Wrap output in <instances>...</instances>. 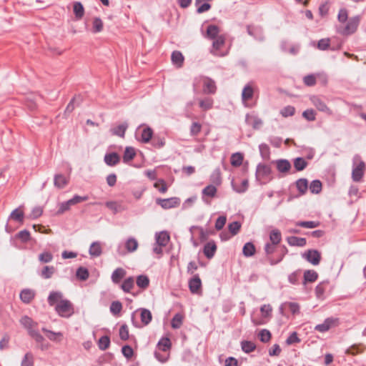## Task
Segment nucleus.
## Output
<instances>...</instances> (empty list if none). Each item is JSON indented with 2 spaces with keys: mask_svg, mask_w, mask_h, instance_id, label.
<instances>
[{
  "mask_svg": "<svg viewBox=\"0 0 366 366\" xmlns=\"http://www.w3.org/2000/svg\"><path fill=\"white\" fill-rule=\"evenodd\" d=\"M127 127H128V124L124 122V123L119 124V126H117L116 127L112 128L110 132H111L112 134H113V135L118 136L120 137H124V134H125L126 130L127 129Z\"/></svg>",
  "mask_w": 366,
  "mask_h": 366,
  "instance_id": "a878e982",
  "label": "nucleus"
},
{
  "mask_svg": "<svg viewBox=\"0 0 366 366\" xmlns=\"http://www.w3.org/2000/svg\"><path fill=\"white\" fill-rule=\"evenodd\" d=\"M73 10L76 19H80L83 17L84 14V9L80 2H74Z\"/></svg>",
  "mask_w": 366,
  "mask_h": 366,
  "instance_id": "a18cd8bd",
  "label": "nucleus"
},
{
  "mask_svg": "<svg viewBox=\"0 0 366 366\" xmlns=\"http://www.w3.org/2000/svg\"><path fill=\"white\" fill-rule=\"evenodd\" d=\"M35 293L29 289H24L20 293V299L24 303L29 304L34 298Z\"/></svg>",
  "mask_w": 366,
  "mask_h": 366,
  "instance_id": "b1692460",
  "label": "nucleus"
},
{
  "mask_svg": "<svg viewBox=\"0 0 366 366\" xmlns=\"http://www.w3.org/2000/svg\"><path fill=\"white\" fill-rule=\"evenodd\" d=\"M190 292L193 294H198L201 290L202 281L198 274H194L189 281Z\"/></svg>",
  "mask_w": 366,
  "mask_h": 366,
  "instance_id": "f8f14e48",
  "label": "nucleus"
},
{
  "mask_svg": "<svg viewBox=\"0 0 366 366\" xmlns=\"http://www.w3.org/2000/svg\"><path fill=\"white\" fill-rule=\"evenodd\" d=\"M152 135H153L152 129L149 127H144L142 129V130L141 132V137L139 139V140L143 143H147L152 139Z\"/></svg>",
  "mask_w": 366,
  "mask_h": 366,
  "instance_id": "cd10ccee",
  "label": "nucleus"
},
{
  "mask_svg": "<svg viewBox=\"0 0 366 366\" xmlns=\"http://www.w3.org/2000/svg\"><path fill=\"white\" fill-rule=\"evenodd\" d=\"M76 275L79 280L84 281L89 278V273L86 268L80 267L77 269Z\"/></svg>",
  "mask_w": 366,
  "mask_h": 366,
  "instance_id": "864d4df0",
  "label": "nucleus"
},
{
  "mask_svg": "<svg viewBox=\"0 0 366 366\" xmlns=\"http://www.w3.org/2000/svg\"><path fill=\"white\" fill-rule=\"evenodd\" d=\"M241 347L242 350L246 353H249L256 348L255 344L251 341H242L241 342Z\"/></svg>",
  "mask_w": 366,
  "mask_h": 366,
  "instance_id": "6e6d98bb",
  "label": "nucleus"
},
{
  "mask_svg": "<svg viewBox=\"0 0 366 366\" xmlns=\"http://www.w3.org/2000/svg\"><path fill=\"white\" fill-rule=\"evenodd\" d=\"M317 76H320V74H309L303 78V82L306 86H312L316 84Z\"/></svg>",
  "mask_w": 366,
  "mask_h": 366,
  "instance_id": "0e129e2a",
  "label": "nucleus"
},
{
  "mask_svg": "<svg viewBox=\"0 0 366 366\" xmlns=\"http://www.w3.org/2000/svg\"><path fill=\"white\" fill-rule=\"evenodd\" d=\"M171 59L174 65L180 68L182 66L184 58L182 52L179 51H174L172 53Z\"/></svg>",
  "mask_w": 366,
  "mask_h": 366,
  "instance_id": "5701e85b",
  "label": "nucleus"
},
{
  "mask_svg": "<svg viewBox=\"0 0 366 366\" xmlns=\"http://www.w3.org/2000/svg\"><path fill=\"white\" fill-rule=\"evenodd\" d=\"M104 24L102 20L99 17H95L92 22V32L99 33L103 30Z\"/></svg>",
  "mask_w": 366,
  "mask_h": 366,
  "instance_id": "c03bdc74",
  "label": "nucleus"
},
{
  "mask_svg": "<svg viewBox=\"0 0 366 366\" xmlns=\"http://www.w3.org/2000/svg\"><path fill=\"white\" fill-rule=\"evenodd\" d=\"M246 122L253 127L254 129H259L263 124L262 120L254 115H246Z\"/></svg>",
  "mask_w": 366,
  "mask_h": 366,
  "instance_id": "bb28decb",
  "label": "nucleus"
},
{
  "mask_svg": "<svg viewBox=\"0 0 366 366\" xmlns=\"http://www.w3.org/2000/svg\"><path fill=\"white\" fill-rule=\"evenodd\" d=\"M254 95V89L250 83L244 86L242 92V100L244 106L247 107V102L252 99Z\"/></svg>",
  "mask_w": 366,
  "mask_h": 366,
  "instance_id": "2eb2a0df",
  "label": "nucleus"
},
{
  "mask_svg": "<svg viewBox=\"0 0 366 366\" xmlns=\"http://www.w3.org/2000/svg\"><path fill=\"white\" fill-rule=\"evenodd\" d=\"M202 81L203 83V93L207 94H214L217 91V86L214 80L209 77L200 76L196 78L193 83L194 91L197 90V84Z\"/></svg>",
  "mask_w": 366,
  "mask_h": 366,
  "instance_id": "f257e3e1",
  "label": "nucleus"
},
{
  "mask_svg": "<svg viewBox=\"0 0 366 366\" xmlns=\"http://www.w3.org/2000/svg\"><path fill=\"white\" fill-rule=\"evenodd\" d=\"M219 28L213 24H210L207 28L206 35L205 37L209 39H215L217 37L221 36L222 35L219 34Z\"/></svg>",
  "mask_w": 366,
  "mask_h": 366,
  "instance_id": "6ab92c4d",
  "label": "nucleus"
},
{
  "mask_svg": "<svg viewBox=\"0 0 366 366\" xmlns=\"http://www.w3.org/2000/svg\"><path fill=\"white\" fill-rule=\"evenodd\" d=\"M337 322V319L328 317L325 320L323 323L317 325L315 327V330L320 332H325L328 331L331 327H334Z\"/></svg>",
  "mask_w": 366,
  "mask_h": 366,
  "instance_id": "9d476101",
  "label": "nucleus"
},
{
  "mask_svg": "<svg viewBox=\"0 0 366 366\" xmlns=\"http://www.w3.org/2000/svg\"><path fill=\"white\" fill-rule=\"evenodd\" d=\"M272 169L269 165L259 164L256 169V179L260 183L271 179Z\"/></svg>",
  "mask_w": 366,
  "mask_h": 366,
  "instance_id": "7ed1b4c3",
  "label": "nucleus"
},
{
  "mask_svg": "<svg viewBox=\"0 0 366 366\" xmlns=\"http://www.w3.org/2000/svg\"><path fill=\"white\" fill-rule=\"evenodd\" d=\"M297 226L304 227V228H315L320 225L319 222L316 221H300L296 223Z\"/></svg>",
  "mask_w": 366,
  "mask_h": 366,
  "instance_id": "5fc2aeb1",
  "label": "nucleus"
},
{
  "mask_svg": "<svg viewBox=\"0 0 366 366\" xmlns=\"http://www.w3.org/2000/svg\"><path fill=\"white\" fill-rule=\"evenodd\" d=\"M365 164L363 162H360L352 169V177L355 182H359L364 174Z\"/></svg>",
  "mask_w": 366,
  "mask_h": 366,
  "instance_id": "ddd939ff",
  "label": "nucleus"
},
{
  "mask_svg": "<svg viewBox=\"0 0 366 366\" xmlns=\"http://www.w3.org/2000/svg\"><path fill=\"white\" fill-rule=\"evenodd\" d=\"M55 311L62 317L69 318L74 313L72 303L68 300L59 301L55 306Z\"/></svg>",
  "mask_w": 366,
  "mask_h": 366,
  "instance_id": "f03ea898",
  "label": "nucleus"
},
{
  "mask_svg": "<svg viewBox=\"0 0 366 366\" xmlns=\"http://www.w3.org/2000/svg\"><path fill=\"white\" fill-rule=\"evenodd\" d=\"M307 166V162L302 157H297L294 159V167L297 171H302Z\"/></svg>",
  "mask_w": 366,
  "mask_h": 366,
  "instance_id": "09e8293b",
  "label": "nucleus"
},
{
  "mask_svg": "<svg viewBox=\"0 0 366 366\" xmlns=\"http://www.w3.org/2000/svg\"><path fill=\"white\" fill-rule=\"evenodd\" d=\"M157 204L164 209L174 208L180 204V199L178 197H171L168 199H157Z\"/></svg>",
  "mask_w": 366,
  "mask_h": 366,
  "instance_id": "6e6552de",
  "label": "nucleus"
},
{
  "mask_svg": "<svg viewBox=\"0 0 366 366\" xmlns=\"http://www.w3.org/2000/svg\"><path fill=\"white\" fill-rule=\"evenodd\" d=\"M105 205L108 209H111L114 214H117L124 209L120 204L115 201H108L105 203Z\"/></svg>",
  "mask_w": 366,
  "mask_h": 366,
  "instance_id": "79ce46f5",
  "label": "nucleus"
},
{
  "mask_svg": "<svg viewBox=\"0 0 366 366\" xmlns=\"http://www.w3.org/2000/svg\"><path fill=\"white\" fill-rule=\"evenodd\" d=\"M302 257L313 265H318L320 262L321 254L317 249H309L302 254Z\"/></svg>",
  "mask_w": 366,
  "mask_h": 366,
  "instance_id": "0eeeda50",
  "label": "nucleus"
},
{
  "mask_svg": "<svg viewBox=\"0 0 366 366\" xmlns=\"http://www.w3.org/2000/svg\"><path fill=\"white\" fill-rule=\"evenodd\" d=\"M68 184L66 178L62 174H56L54 176V185L61 189Z\"/></svg>",
  "mask_w": 366,
  "mask_h": 366,
  "instance_id": "37998d69",
  "label": "nucleus"
},
{
  "mask_svg": "<svg viewBox=\"0 0 366 366\" xmlns=\"http://www.w3.org/2000/svg\"><path fill=\"white\" fill-rule=\"evenodd\" d=\"M256 248L254 244L252 242H247L244 244L242 253L244 257H249L253 256L255 254Z\"/></svg>",
  "mask_w": 366,
  "mask_h": 366,
  "instance_id": "473e14b6",
  "label": "nucleus"
},
{
  "mask_svg": "<svg viewBox=\"0 0 366 366\" xmlns=\"http://www.w3.org/2000/svg\"><path fill=\"white\" fill-rule=\"evenodd\" d=\"M53 259V255L49 252H44L39 255V260L41 263H49Z\"/></svg>",
  "mask_w": 366,
  "mask_h": 366,
  "instance_id": "338daca9",
  "label": "nucleus"
},
{
  "mask_svg": "<svg viewBox=\"0 0 366 366\" xmlns=\"http://www.w3.org/2000/svg\"><path fill=\"white\" fill-rule=\"evenodd\" d=\"M295 113V108L293 106H287L280 110V114L283 117H292Z\"/></svg>",
  "mask_w": 366,
  "mask_h": 366,
  "instance_id": "69168bd1",
  "label": "nucleus"
},
{
  "mask_svg": "<svg viewBox=\"0 0 366 366\" xmlns=\"http://www.w3.org/2000/svg\"><path fill=\"white\" fill-rule=\"evenodd\" d=\"M310 190L313 194H319L322 190V183L320 180H313L310 185Z\"/></svg>",
  "mask_w": 366,
  "mask_h": 366,
  "instance_id": "052dcab7",
  "label": "nucleus"
},
{
  "mask_svg": "<svg viewBox=\"0 0 366 366\" xmlns=\"http://www.w3.org/2000/svg\"><path fill=\"white\" fill-rule=\"evenodd\" d=\"M155 239L157 244L165 247L169 241V235L167 232H161L156 234Z\"/></svg>",
  "mask_w": 366,
  "mask_h": 366,
  "instance_id": "c756f323",
  "label": "nucleus"
},
{
  "mask_svg": "<svg viewBox=\"0 0 366 366\" xmlns=\"http://www.w3.org/2000/svg\"><path fill=\"white\" fill-rule=\"evenodd\" d=\"M21 324L27 330V331L31 327H36L37 323L34 322L31 318L28 316L23 317L20 320Z\"/></svg>",
  "mask_w": 366,
  "mask_h": 366,
  "instance_id": "49530a36",
  "label": "nucleus"
},
{
  "mask_svg": "<svg viewBox=\"0 0 366 366\" xmlns=\"http://www.w3.org/2000/svg\"><path fill=\"white\" fill-rule=\"evenodd\" d=\"M89 252L92 257H99L102 253L101 244L99 242H93L90 245Z\"/></svg>",
  "mask_w": 366,
  "mask_h": 366,
  "instance_id": "7c9ffc66",
  "label": "nucleus"
},
{
  "mask_svg": "<svg viewBox=\"0 0 366 366\" xmlns=\"http://www.w3.org/2000/svg\"><path fill=\"white\" fill-rule=\"evenodd\" d=\"M214 100L212 97H204L199 99V106L203 111H208L213 107Z\"/></svg>",
  "mask_w": 366,
  "mask_h": 366,
  "instance_id": "393cba45",
  "label": "nucleus"
},
{
  "mask_svg": "<svg viewBox=\"0 0 366 366\" xmlns=\"http://www.w3.org/2000/svg\"><path fill=\"white\" fill-rule=\"evenodd\" d=\"M225 44V37L224 35L213 39L212 46L210 53L214 56H224V54L220 51V49Z\"/></svg>",
  "mask_w": 366,
  "mask_h": 366,
  "instance_id": "1a4fd4ad",
  "label": "nucleus"
},
{
  "mask_svg": "<svg viewBox=\"0 0 366 366\" xmlns=\"http://www.w3.org/2000/svg\"><path fill=\"white\" fill-rule=\"evenodd\" d=\"M21 366H34V355L31 352L25 354L22 359Z\"/></svg>",
  "mask_w": 366,
  "mask_h": 366,
  "instance_id": "680f3d73",
  "label": "nucleus"
},
{
  "mask_svg": "<svg viewBox=\"0 0 366 366\" xmlns=\"http://www.w3.org/2000/svg\"><path fill=\"white\" fill-rule=\"evenodd\" d=\"M296 187L301 194H305L308 189V182L305 178H301L297 180Z\"/></svg>",
  "mask_w": 366,
  "mask_h": 366,
  "instance_id": "ea45409f",
  "label": "nucleus"
},
{
  "mask_svg": "<svg viewBox=\"0 0 366 366\" xmlns=\"http://www.w3.org/2000/svg\"><path fill=\"white\" fill-rule=\"evenodd\" d=\"M301 277V271L297 270L289 274L288 281L292 285H298Z\"/></svg>",
  "mask_w": 366,
  "mask_h": 366,
  "instance_id": "4d7b16f0",
  "label": "nucleus"
},
{
  "mask_svg": "<svg viewBox=\"0 0 366 366\" xmlns=\"http://www.w3.org/2000/svg\"><path fill=\"white\" fill-rule=\"evenodd\" d=\"M140 317L141 321L144 325H147L152 319V315L151 312L145 308L140 309Z\"/></svg>",
  "mask_w": 366,
  "mask_h": 366,
  "instance_id": "c9c22d12",
  "label": "nucleus"
},
{
  "mask_svg": "<svg viewBox=\"0 0 366 366\" xmlns=\"http://www.w3.org/2000/svg\"><path fill=\"white\" fill-rule=\"evenodd\" d=\"M110 345V338L109 336L104 335L100 337L98 345L100 350H106Z\"/></svg>",
  "mask_w": 366,
  "mask_h": 366,
  "instance_id": "13d9d810",
  "label": "nucleus"
},
{
  "mask_svg": "<svg viewBox=\"0 0 366 366\" xmlns=\"http://www.w3.org/2000/svg\"><path fill=\"white\" fill-rule=\"evenodd\" d=\"M360 21V18L359 16L351 17L348 20L345 28L342 31H340L339 32L346 36L355 33L359 26Z\"/></svg>",
  "mask_w": 366,
  "mask_h": 366,
  "instance_id": "39448f33",
  "label": "nucleus"
},
{
  "mask_svg": "<svg viewBox=\"0 0 366 366\" xmlns=\"http://www.w3.org/2000/svg\"><path fill=\"white\" fill-rule=\"evenodd\" d=\"M243 154L240 152H236L232 154L231 156V164L233 167H239L243 162Z\"/></svg>",
  "mask_w": 366,
  "mask_h": 366,
  "instance_id": "a19ab883",
  "label": "nucleus"
},
{
  "mask_svg": "<svg viewBox=\"0 0 366 366\" xmlns=\"http://www.w3.org/2000/svg\"><path fill=\"white\" fill-rule=\"evenodd\" d=\"M157 347L159 348V350L163 351V352H167L168 351L170 347H171V342H170V340L169 338H162L158 344H157Z\"/></svg>",
  "mask_w": 366,
  "mask_h": 366,
  "instance_id": "8fccbe9b",
  "label": "nucleus"
},
{
  "mask_svg": "<svg viewBox=\"0 0 366 366\" xmlns=\"http://www.w3.org/2000/svg\"><path fill=\"white\" fill-rule=\"evenodd\" d=\"M210 181L216 185L221 184L222 178L219 168H217L213 171L210 176Z\"/></svg>",
  "mask_w": 366,
  "mask_h": 366,
  "instance_id": "603ef678",
  "label": "nucleus"
},
{
  "mask_svg": "<svg viewBox=\"0 0 366 366\" xmlns=\"http://www.w3.org/2000/svg\"><path fill=\"white\" fill-rule=\"evenodd\" d=\"M310 100L312 102V105L316 107L317 110L320 112L326 113L328 115H332V110L327 106L326 103L324 100L320 98L319 96L313 95L310 97Z\"/></svg>",
  "mask_w": 366,
  "mask_h": 366,
  "instance_id": "423d86ee",
  "label": "nucleus"
},
{
  "mask_svg": "<svg viewBox=\"0 0 366 366\" xmlns=\"http://www.w3.org/2000/svg\"><path fill=\"white\" fill-rule=\"evenodd\" d=\"M10 217L17 222H23L24 212L19 209H15L11 213Z\"/></svg>",
  "mask_w": 366,
  "mask_h": 366,
  "instance_id": "774afa93",
  "label": "nucleus"
},
{
  "mask_svg": "<svg viewBox=\"0 0 366 366\" xmlns=\"http://www.w3.org/2000/svg\"><path fill=\"white\" fill-rule=\"evenodd\" d=\"M136 156V152L134 148L132 147H126L124 155H123V162L124 163H127L129 161L132 160Z\"/></svg>",
  "mask_w": 366,
  "mask_h": 366,
  "instance_id": "4c0bfd02",
  "label": "nucleus"
},
{
  "mask_svg": "<svg viewBox=\"0 0 366 366\" xmlns=\"http://www.w3.org/2000/svg\"><path fill=\"white\" fill-rule=\"evenodd\" d=\"M278 244L267 242L265 244L264 250L265 252V254L267 256V260L269 262V258H274L272 256V254H274L277 250V246Z\"/></svg>",
  "mask_w": 366,
  "mask_h": 366,
  "instance_id": "72a5a7b5",
  "label": "nucleus"
},
{
  "mask_svg": "<svg viewBox=\"0 0 366 366\" xmlns=\"http://www.w3.org/2000/svg\"><path fill=\"white\" fill-rule=\"evenodd\" d=\"M288 308L292 315H296L300 312V305L297 302H285L282 303L280 308V313L282 315H285V310Z\"/></svg>",
  "mask_w": 366,
  "mask_h": 366,
  "instance_id": "9b49d317",
  "label": "nucleus"
},
{
  "mask_svg": "<svg viewBox=\"0 0 366 366\" xmlns=\"http://www.w3.org/2000/svg\"><path fill=\"white\" fill-rule=\"evenodd\" d=\"M217 188L214 185L209 184L202 190V194L209 197H214L217 193Z\"/></svg>",
  "mask_w": 366,
  "mask_h": 366,
  "instance_id": "bf43d9fd",
  "label": "nucleus"
},
{
  "mask_svg": "<svg viewBox=\"0 0 366 366\" xmlns=\"http://www.w3.org/2000/svg\"><path fill=\"white\" fill-rule=\"evenodd\" d=\"M139 247V242L137 239L133 237H130L127 238L124 242V248L125 251L122 249V247L119 245L118 247V253L119 255H124L126 253H133L136 252Z\"/></svg>",
  "mask_w": 366,
  "mask_h": 366,
  "instance_id": "20e7f679",
  "label": "nucleus"
},
{
  "mask_svg": "<svg viewBox=\"0 0 366 366\" xmlns=\"http://www.w3.org/2000/svg\"><path fill=\"white\" fill-rule=\"evenodd\" d=\"M288 249L285 245H282L280 247V251L278 252V254L277 258H269V264L271 265H275L280 263L284 258V257L287 254Z\"/></svg>",
  "mask_w": 366,
  "mask_h": 366,
  "instance_id": "412c9836",
  "label": "nucleus"
},
{
  "mask_svg": "<svg viewBox=\"0 0 366 366\" xmlns=\"http://www.w3.org/2000/svg\"><path fill=\"white\" fill-rule=\"evenodd\" d=\"M41 330H42V332H44L46 334L47 338L49 340H50L51 341L60 342L63 337V335L61 332H55L49 330L44 327H43L41 329Z\"/></svg>",
  "mask_w": 366,
  "mask_h": 366,
  "instance_id": "c85d7f7f",
  "label": "nucleus"
},
{
  "mask_svg": "<svg viewBox=\"0 0 366 366\" xmlns=\"http://www.w3.org/2000/svg\"><path fill=\"white\" fill-rule=\"evenodd\" d=\"M104 160L108 166L114 167L119 162L120 157L116 152L107 153L105 154Z\"/></svg>",
  "mask_w": 366,
  "mask_h": 366,
  "instance_id": "f3484780",
  "label": "nucleus"
},
{
  "mask_svg": "<svg viewBox=\"0 0 366 366\" xmlns=\"http://www.w3.org/2000/svg\"><path fill=\"white\" fill-rule=\"evenodd\" d=\"M134 285V279L132 277H129L124 280L121 285V289L126 293L130 292Z\"/></svg>",
  "mask_w": 366,
  "mask_h": 366,
  "instance_id": "f704fd0d",
  "label": "nucleus"
},
{
  "mask_svg": "<svg viewBox=\"0 0 366 366\" xmlns=\"http://www.w3.org/2000/svg\"><path fill=\"white\" fill-rule=\"evenodd\" d=\"M270 243L279 244L282 240V234L279 229H274L269 233Z\"/></svg>",
  "mask_w": 366,
  "mask_h": 366,
  "instance_id": "58836bf2",
  "label": "nucleus"
},
{
  "mask_svg": "<svg viewBox=\"0 0 366 366\" xmlns=\"http://www.w3.org/2000/svg\"><path fill=\"white\" fill-rule=\"evenodd\" d=\"M318 274L315 270H306L304 272L303 284L307 282H314L317 280Z\"/></svg>",
  "mask_w": 366,
  "mask_h": 366,
  "instance_id": "2f4dec72",
  "label": "nucleus"
},
{
  "mask_svg": "<svg viewBox=\"0 0 366 366\" xmlns=\"http://www.w3.org/2000/svg\"><path fill=\"white\" fill-rule=\"evenodd\" d=\"M183 316L180 313L176 314L171 322L172 327L174 329H179L182 325Z\"/></svg>",
  "mask_w": 366,
  "mask_h": 366,
  "instance_id": "3c124183",
  "label": "nucleus"
},
{
  "mask_svg": "<svg viewBox=\"0 0 366 366\" xmlns=\"http://www.w3.org/2000/svg\"><path fill=\"white\" fill-rule=\"evenodd\" d=\"M109 309L114 315H117L122 310V305L119 301H114L112 302Z\"/></svg>",
  "mask_w": 366,
  "mask_h": 366,
  "instance_id": "e2e57ef3",
  "label": "nucleus"
},
{
  "mask_svg": "<svg viewBox=\"0 0 366 366\" xmlns=\"http://www.w3.org/2000/svg\"><path fill=\"white\" fill-rule=\"evenodd\" d=\"M63 294L61 292H51L47 298L48 303L50 306L58 304L59 301L63 300Z\"/></svg>",
  "mask_w": 366,
  "mask_h": 366,
  "instance_id": "aec40b11",
  "label": "nucleus"
},
{
  "mask_svg": "<svg viewBox=\"0 0 366 366\" xmlns=\"http://www.w3.org/2000/svg\"><path fill=\"white\" fill-rule=\"evenodd\" d=\"M55 268L53 266H45L41 272V277L44 279H49L55 272Z\"/></svg>",
  "mask_w": 366,
  "mask_h": 366,
  "instance_id": "de8ad7c7",
  "label": "nucleus"
},
{
  "mask_svg": "<svg viewBox=\"0 0 366 366\" xmlns=\"http://www.w3.org/2000/svg\"><path fill=\"white\" fill-rule=\"evenodd\" d=\"M287 242L292 247H304L307 244V240L304 237L291 236L287 238Z\"/></svg>",
  "mask_w": 366,
  "mask_h": 366,
  "instance_id": "a211bd4d",
  "label": "nucleus"
},
{
  "mask_svg": "<svg viewBox=\"0 0 366 366\" xmlns=\"http://www.w3.org/2000/svg\"><path fill=\"white\" fill-rule=\"evenodd\" d=\"M217 249L216 243L214 241H209L204 247V254L207 259H212L214 256Z\"/></svg>",
  "mask_w": 366,
  "mask_h": 366,
  "instance_id": "dca6fc26",
  "label": "nucleus"
},
{
  "mask_svg": "<svg viewBox=\"0 0 366 366\" xmlns=\"http://www.w3.org/2000/svg\"><path fill=\"white\" fill-rule=\"evenodd\" d=\"M136 282L139 288L145 290L149 285V279L147 275L141 274L137 276Z\"/></svg>",
  "mask_w": 366,
  "mask_h": 366,
  "instance_id": "e433bc0d",
  "label": "nucleus"
},
{
  "mask_svg": "<svg viewBox=\"0 0 366 366\" xmlns=\"http://www.w3.org/2000/svg\"><path fill=\"white\" fill-rule=\"evenodd\" d=\"M126 270L122 267L117 268L112 274V280L114 284L120 282L126 275Z\"/></svg>",
  "mask_w": 366,
  "mask_h": 366,
  "instance_id": "4be33fe9",
  "label": "nucleus"
},
{
  "mask_svg": "<svg viewBox=\"0 0 366 366\" xmlns=\"http://www.w3.org/2000/svg\"><path fill=\"white\" fill-rule=\"evenodd\" d=\"M279 172L287 174L291 169V164L287 159H280L274 162Z\"/></svg>",
  "mask_w": 366,
  "mask_h": 366,
  "instance_id": "4468645a",
  "label": "nucleus"
}]
</instances>
